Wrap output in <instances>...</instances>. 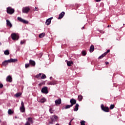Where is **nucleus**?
<instances>
[{"label":"nucleus","mask_w":125,"mask_h":125,"mask_svg":"<svg viewBox=\"0 0 125 125\" xmlns=\"http://www.w3.org/2000/svg\"><path fill=\"white\" fill-rule=\"evenodd\" d=\"M51 121H50L49 123L51 124H54V123L55 122H56V121H57V120H58V116H57L55 115H53V116H51Z\"/></svg>","instance_id":"1"},{"label":"nucleus","mask_w":125,"mask_h":125,"mask_svg":"<svg viewBox=\"0 0 125 125\" xmlns=\"http://www.w3.org/2000/svg\"><path fill=\"white\" fill-rule=\"evenodd\" d=\"M11 38L13 41H18L19 39V35L18 33H13L11 34Z\"/></svg>","instance_id":"2"},{"label":"nucleus","mask_w":125,"mask_h":125,"mask_svg":"<svg viewBox=\"0 0 125 125\" xmlns=\"http://www.w3.org/2000/svg\"><path fill=\"white\" fill-rule=\"evenodd\" d=\"M7 13L8 14H13L14 13V9H13L11 7L7 8Z\"/></svg>","instance_id":"3"},{"label":"nucleus","mask_w":125,"mask_h":125,"mask_svg":"<svg viewBox=\"0 0 125 125\" xmlns=\"http://www.w3.org/2000/svg\"><path fill=\"white\" fill-rule=\"evenodd\" d=\"M30 7L27 6V7H24L22 8V13H28L29 11H30Z\"/></svg>","instance_id":"4"},{"label":"nucleus","mask_w":125,"mask_h":125,"mask_svg":"<svg viewBox=\"0 0 125 125\" xmlns=\"http://www.w3.org/2000/svg\"><path fill=\"white\" fill-rule=\"evenodd\" d=\"M20 110L21 113H24L25 112V106H24V103L23 101L21 102V106L20 107Z\"/></svg>","instance_id":"5"},{"label":"nucleus","mask_w":125,"mask_h":125,"mask_svg":"<svg viewBox=\"0 0 125 125\" xmlns=\"http://www.w3.org/2000/svg\"><path fill=\"white\" fill-rule=\"evenodd\" d=\"M42 93H44L45 94H47V93H48V88L46 86H45L44 87H43L42 89Z\"/></svg>","instance_id":"6"},{"label":"nucleus","mask_w":125,"mask_h":125,"mask_svg":"<svg viewBox=\"0 0 125 125\" xmlns=\"http://www.w3.org/2000/svg\"><path fill=\"white\" fill-rule=\"evenodd\" d=\"M18 20L23 24H28V21L22 19L21 17H18Z\"/></svg>","instance_id":"7"},{"label":"nucleus","mask_w":125,"mask_h":125,"mask_svg":"<svg viewBox=\"0 0 125 125\" xmlns=\"http://www.w3.org/2000/svg\"><path fill=\"white\" fill-rule=\"evenodd\" d=\"M37 100L38 102H40V103H44V102L46 101V99L44 98H38Z\"/></svg>","instance_id":"8"},{"label":"nucleus","mask_w":125,"mask_h":125,"mask_svg":"<svg viewBox=\"0 0 125 125\" xmlns=\"http://www.w3.org/2000/svg\"><path fill=\"white\" fill-rule=\"evenodd\" d=\"M101 108L103 111H104V112H109V107H104V105L102 104L101 105Z\"/></svg>","instance_id":"9"},{"label":"nucleus","mask_w":125,"mask_h":125,"mask_svg":"<svg viewBox=\"0 0 125 125\" xmlns=\"http://www.w3.org/2000/svg\"><path fill=\"white\" fill-rule=\"evenodd\" d=\"M109 52H110V50H108L105 53L100 56L99 59H102V58H103V57H104L107 53H109Z\"/></svg>","instance_id":"10"},{"label":"nucleus","mask_w":125,"mask_h":125,"mask_svg":"<svg viewBox=\"0 0 125 125\" xmlns=\"http://www.w3.org/2000/svg\"><path fill=\"white\" fill-rule=\"evenodd\" d=\"M61 99H59L55 101V103L56 106H57V105H60V104H61Z\"/></svg>","instance_id":"11"},{"label":"nucleus","mask_w":125,"mask_h":125,"mask_svg":"<svg viewBox=\"0 0 125 125\" xmlns=\"http://www.w3.org/2000/svg\"><path fill=\"white\" fill-rule=\"evenodd\" d=\"M8 62H9V63H14L15 62H17V59H10V60H8Z\"/></svg>","instance_id":"12"},{"label":"nucleus","mask_w":125,"mask_h":125,"mask_svg":"<svg viewBox=\"0 0 125 125\" xmlns=\"http://www.w3.org/2000/svg\"><path fill=\"white\" fill-rule=\"evenodd\" d=\"M31 122H32V118L30 117L28 118V121L24 125H31Z\"/></svg>","instance_id":"13"},{"label":"nucleus","mask_w":125,"mask_h":125,"mask_svg":"<svg viewBox=\"0 0 125 125\" xmlns=\"http://www.w3.org/2000/svg\"><path fill=\"white\" fill-rule=\"evenodd\" d=\"M51 19H52V18H50L46 21V25L48 26V25H49L51 23Z\"/></svg>","instance_id":"14"},{"label":"nucleus","mask_w":125,"mask_h":125,"mask_svg":"<svg viewBox=\"0 0 125 125\" xmlns=\"http://www.w3.org/2000/svg\"><path fill=\"white\" fill-rule=\"evenodd\" d=\"M6 21L7 26H8V27H10V28H11L12 27V24H11V22H10L8 20H7Z\"/></svg>","instance_id":"15"},{"label":"nucleus","mask_w":125,"mask_h":125,"mask_svg":"<svg viewBox=\"0 0 125 125\" xmlns=\"http://www.w3.org/2000/svg\"><path fill=\"white\" fill-rule=\"evenodd\" d=\"M70 103H71V105H75V104H76V103H77V100L72 99L70 100Z\"/></svg>","instance_id":"16"},{"label":"nucleus","mask_w":125,"mask_h":125,"mask_svg":"<svg viewBox=\"0 0 125 125\" xmlns=\"http://www.w3.org/2000/svg\"><path fill=\"white\" fill-rule=\"evenodd\" d=\"M64 15H65V12H62L59 16L58 19H62L63 17H64Z\"/></svg>","instance_id":"17"},{"label":"nucleus","mask_w":125,"mask_h":125,"mask_svg":"<svg viewBox=\"0 0 125 125\" xmlns=\"http://www.w3.org/2000/svg\"><path fill=\"white\" fill-rule=\"evenodd\" d=\"M6 81L7 82H9V83H11L12 82V77L9 75L8 77L6 78Z\"/></svg>","instance_id":"18"},{"label":"nucleus","mask_w":125,"mask_h":125,"mask_svg":"<svg viewBox=\"0 0 125 125\" xmlns=\"http://www.w3.org/2000/svg\"><path fill=\"white\" fill-rule=\"evenodd\" d=\"M56 83H56V81H52L51 82H49L48 83V85H54V84H56Z\"/></svg>","instance_id":"19"},{"label":"nucleus","mask_w":125,"mask_h":125,"mask_svg":"<svg viewBox=\"0 0 125 125\" xmlns=\"http://www.w3.org/2000/svg\"><path fill=\"white\" fill-rule=\"evenodd\" d=\"M32 64V61L30 60L29 61V63L25 64V68H29L30 67V64Z\"/></svg>","instance_id":"20"},{"label":"nucleus","mask_w":125,"mask_h":125,"mask_svg":"<svg viewBox=\"0 0 125 125\" xmlns=\"http://www.w3.org/2000/svg\"><path fill=\"white\" fill-rule=\"evenodd\" d=\"M78 110H79V104H77L75 106V108H74V111L77 112Z\"/></svg>","instance_id":"21"},{"label":"nucleus","mask_w":125,"mask_h":125,"mask_svg":"<svg viewBox=\"0 0 125 125\" xmlns=\"http://www.w3.org/2000/svg\"><path fill=\"white\" fill-rule=\"evenodd\" d=\"M8 63H9V62H8V60H6L2 62V65L3 66H6Z\"/></svg>","instance_id":"22"},{"label":"nucleus","mask_w":125,"mask_h":125,"mask_svg":"<svg viewBox=\"0 0 125 125\" xmlns=\"http://www.w3.org/2000/svg\"><path fill=\"white\" fill-rule=\"evenodd\" d=\"M71 107H73L72 105H67L65 106V108H62V109L64 110V109H69V108H71Z\"/></svg>","instance_id":"23"},{"label":"nucleus","mask_w":125,"mask_h":125,"mask_svg":"<svg viewBox=\"0 0 125 125\" xmlns=\"http://www.w3.org/2000/svg\"><path fill=\"white\" fill-rule=\"evenodd\" d=\"M94 50V46L92 45L90 47V52H93V51Z\"/></svg>","instance_id":"24"},{"label":"nucleus","mask_w":125,"mask_h":125,"mask_svg":"<svg viewBox=\"0 0 125 125\" xmlns=\"http://www.w3.org/2000/svg\"><path fill=\"white\" fill-rule=\"evenodd\" d=\"M67 66H71L73 65V62L72 61H67Z\"/></svg>","instance_id":"25"},{"label":"nucleus","mask_w":125,"mask_h":125,"mask_svg":"<svg viewBox=\"0 0 125 125\" xmlns=\"http://www.w3.org/2000/svg\"><path fill=\"white\" fill-rule=\"evenodd\" d=\"M4 54L5 55H9V51L8 50H6L4 52Z\"/></svg>","instance_id":"26"},{"label":"nucleus","mask_w":125,"mask_h":125,"mask_svg":"<svg viewBox=\"0 0 125 125\" xmlns=\"http://www.w3.org/2000/svg\"><path fill=\"white\" fill-rule=\"evenodd\" d=\"M8 115H12V114H13V111L10 109H8Z\"/></svg>","instance_id":"27"},{"label":"nucleus","mask_w":125,"mask_h":125,"mask_svg":"<svg viewBox=\"0 0 125 125\" xmlns=\"http://www.w3.org/2000/svg\"><path fill=\"white\" fill-rule=\"evenodd\" d=\"M15 95L16 97H19V96H21V95H22V93H17Z\"/></svg>","instance_id":"28"},{"label":"nucleus","mask_w":125,"mask_h":125,"mask_svg":"<svg viewBox=\"0 0 125 125\" xmlns=\"http://www.w3.org/2000/svg\"><path fill=\"white\" fill-rule=\"evenodd\" d=\"M78 100L79 101H82L83 100V96L80 95L78 96Z\"/></svg>","instance_id":"29"},{"label":"nucleus","mask_w":125,"mask_h":125,"mask_svg":"<svg viewBox=\"0 0 125 125\" xmlns=\"http://www.w3.org/2000/svg\"><path fill=\"white\" fill-rule=\"evenodd\" d=\"M45 34L44 33H41L39 35V38H43L44 36H45Z\"/></svg>","instance_id":"30"},{"label":"nucleus","mask_w":125,"mask_h":125,"mask_svg":"<svg viewBox=\"0 0 125 125\" xmlns=\"http://www.w3.org/2000/svg\"><path fill=\"white\" fill-rule=\"evenodd\" d=\"M46 78V76H45V74H42V76L41 77V80H44V79H45Z\"/></svg>","instance_id":"31"},{"label":"nucleus","mask_w":125,"mask_h":125,"mask_svg":"<svg viewBox=\"0 0 125 125\" xmlns=\"http://www.w3.org/2000/svg\"><path fill=\"white\" fill-rule=\"evenodd\" d=\"M32 66L35 67L36 66V62L34 61H32Z\"/></svg>","instance_id":"32"},{"label":"nucleus","mask_w":125,"mask_h":125,"mask_svg":"<svg viewBox=\"0 0 125 125\" xmlns=\"http://www.w3.org/2000/svg\"><path fill=\"white\" fill-rule=\"evenodd\" d=\"M25 42H26V40H23L21 41V44H24V43H25Z\"/></svg>","instance_id":"33"},{"label":"nucleus","mask_w":125,"mask_h":125,"mask_svg":"<svg viewBox=\"0 0 125 125\" xmlns=\"http://www.w3.org/2000/svg\"><path fill=\"white\" fill-rule=\"evenodd\" d=\"M49 112L51 114L53 113V110L52 109V108H50L49 109Z\"/></svg>","instance_id":"34"},{"label":"nucleus","mask_w":125,"mask_h":125,"mask_svg":"<svg viewBox=\"0 0 125 125\" xmlns=\"http://www.w3.org/2000/svg\"><path fill=\"white\" fill-rule=\"evenodd\" d=\"M82 55L83 56H85V55H86V53L84 51H82Z\"/></svg>","instance_id":"35"},{"label":"nucleus","mask_w":125,"mask_h":125,"mask_svg":"<svg viewBox=\"0 0 125 125\" xmlns=\"http://www.w3.org/2000/svg\"><path fill=\"white\" fill-rule=\"evenodd\" d=\"M85 122L84 121H83L81 122V125H85Z\"/></svg>","instance_id":"36"},{"label":"nucleus","mask_w":125,"mask_h":125,"mask_svg":"<svg viewBox=\"0 0 125 125\" xmlns=\"http://www.w3.org/2000/svg\"><path fill=\"white\" fill-rule=\"evenodd\" d=\"M114 107H115V105H114V104H111L110 105V108L111 109H114Z\"/></svg>","instance_id":"37"},{"label":"nucleus","mask_w":125,"mask_h":125,"mask_svg":"<svg viewBox=\"0 0 125 125\" xmlns=\"http://www.w3.org/2000/svg\"><path fill=\"white\" fill-rule=\"evenodd\" d=\"M42 76V73H39V75H36V78H40Z\"/></svg>","instance_id":"38"},{"label":"nucleus","mask_w":125,"mask_h":125,"mask_svg":"<svg viewBox=\"0 0 125 125\" xmlns=\"http://www.w3.org/2000/svg\"><path fill=\"white\" fill-rule=\"evenodd\" d=\"M3 87V85L1 83L0 84V88H2Z\"/></svg>","instance_id":"39"},{"label":"nucleus","mask_w":125,"mask_h":125,"mask_svg":"<svg viewBox=\"0 0 125 125\" xmlns=\"http://www.w3.org/2000/svg\"><path fill=\"white\" fill-rule=\"evenodd\" d=\"M38 7H35V10H36V11H38Z\"/></svg>","instance_id":"40"},{"label":"nucleus","mask_w":125,"mask_h":125,"mask_svg":"<svg viewBox=\"0 0 125 125\" xmlns=\"http://www.w3.org/2000/svg\"><path fill=\"white\" fill-rule=\"evenodd\" d=\"M101 0H96V1H97V2H98L99 1H100Z\"/></svg>","instance_id":"41"},{"label":"nucleus","mask_w":125,"mask_h":125,"mask_svg":"<svg viewBox=\"0 0 125 125\" xmlns=\"http://www.w3.org/2000/svg\"><path fill=\"white\" fill-rule=\"evenodd\" d=\"M105 64H106V65H107V64H109V62H105Z\"/></svg>","instance_id":"42"},{"label":"nucleus","mask_w":125,"mask_h":125,"mask_svg":"<svg viewBox=\"0 0 125 125\" xmlns=\"http://www.w3.org/2000/svg\"><path fill=\"white\" fill-rule=\"evenodd\" d=\"M50 79L51 80V79H52V77H50Z\"/></svg>","instance_id":"43"},{"label":"nucleus","mask_w":125,"mask_h":125,"mask_svg":"<svg viewBox=\"0 0 125 125\" xmlns=\"http://www.w3.org/2000/svg\"><path fill=\"white\" fill-rule=\"evenodd\" d=\"M15 119H17V117H16V116L15 117Z\"/></svg>","instance_id":"44"},{"label":"nucleus","mask_w":125,"mask_h":125,"mask_svg":"<svg viewBox=\"0 0 125 125\" xmlns=\"http://www.w3.org/2000/svg\"><path fill=\"white\" fill-rule=\"evenodd\" d=\"M0 45H1V42H0Z\"/></svg>","instance_id":"45"},{"label":"nucleus","mask_w":125,"mask_h":125,"mask_svg":"<svg viewBox=\"0 0 125 125\" xmlns=\"http://www.w3.org/2000/svg\"><path fill=\"white\" fill-rule=\"evenodd\" d=\"M84 26H83V29H84Z\"/></svg>","instance_id":"46"},{"label":"nucleus","mask_w":125,"mask_h":125,"mask_svg":"<svg viewBox=\"0 0 125 125\" xmlns=\"http://www.w3.org/2000/svg\"><path fill=\"white\" fill-rule=\"evenodd\" d=\"M107 27H109V25H108V26Z\"/></svg>","instance_id":"47"}]
</instances>
